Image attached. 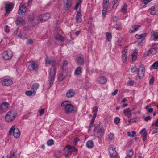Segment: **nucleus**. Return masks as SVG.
I'll return each instance as SVG.
<instances>
[{
  "label": "nucleus",
  "mask_w": 158,
  "mask_h": 158,
  "mask_svg": "<svg viewBox=\"0 0 158 158\" xmlns=\"http://www.w3.org/2000/svg\"><path fill=\"white\" fill-rule=\"evenodd\" d=\"M70 148V146L67 145L65 147L64 149V151L65 152L64 155L66 157L70 156L72 153Z\"/></svg>",
  "instance_id": "14"
},
{
  "label": "nucleus",
  "mask_w": 158,
  "mask_h": 158,
  "mask_svg": "<svg viewBox=\"0 0 158 158\" xmlns=\"http://www.w3.org/2000/svg\"><path fill=\"white\" fill-rule=\"evenodd\" d=\"M128 51V48L126 47L124 48L123 50L122 51V54H127Z\"/></svg>",
  "instance_id": "48"
},
{
  "label": "nucleus",
  "mask_w": 158,
  "mask_h": 158,
  "mask_svg": "<svg viewBox=\"0 0 158 158\" xmlns=\"http://www.w3.org/2000/svg\"><path fill=\"white\" fill-rule=\"evenodd\" d=\"M61 155V153L60 151H56L55 152V156L56 157H59Z\"/></svg>",
  "instance_id": "46"
},
{
  "label": "nucleus",
  "mask_w": 158,
  "mask_h": 158,
  "mask_svg": "<svg viewBox=\"0 0 158 158\" xmlns=\"http://www.w3.org/2000/svg\"><path fill=\"white\" fill-rule=\"evenodd\" d=\"M71 4V0H67L66 2L64 5V9L66 10H68L70 7Z\"/></svg>",
  "instance_id": "22"
},
{
  "label": "nucleus",
  "mask_w": 158,
  "mask_h": 158,
  "mask_svg": "<svg viewBox=\"0 0 158 158\" xmlns=\"http://www.w3.org/2000/svg\"><path fill=\"white\" fill-rule=\"evenodd\" d=\"M45 111V109L44 108L41 109L39 110H38V112L39 113V115L41 116H42Z\"/></svg>",
  "instance_id": "47"
},
{
  "label": "nucleus",
  "mask_w": 158,
  "mask_h": 158,
  "mask_svg": "<svg viewBox=\"0 0 158 158\" xmlns=\"http://www.w3.org/2000/svg\"><path fill=\"white\" fill-rule=\"evenodd\" d=\"M157 10H152L151 14L152 15H155L157 12Z\"/></svg>",
  "instance_id": "64"
},
{
  "label": "nucleus",
  "mask_w": 158,
  "mask_h": 158,
  "mask_svg": "<svg viewBox=\"0 0 158 158\" xmlns=\"http://www.w3.org/2000/svg\"><path fill=\"white\" fill-rule=\"evenodd\" d=\"M134 83V80H131L128 81L127 85L128 86H132Z\"/></svg>",
  "instance_id": "45"
},
{
  "label": "nucleus",
  "mask_w": 158,
  "mask_h": 158,
  "mask_svg": "<svg viewBox=\"0 0 158 158\" xmlns=\"http://www.w3.org/2000/svg\"><path fill=\"white\" fill-rule=\"evenodd\" d=\"M14 5L12 4H7L5 5L6 11L7 13H9L12 10Z\"/></svg>",
  "instance_id": "18"
},
{
  "label": "nucleus",
  "mask_w": 158,
  "mask_h": 158,
  "mask_svg": "<svg viewBox=\"0 0 158 158\" xmlns=\"http://www.w3.org/2000/svg\"><path fill=\"white\" fill-rule=\"evenodd\" d=\"M109 0H104L103 2V7L108 8L110 6Z\"/></svg>",
  "instance_id": "27"
},
{
  "label": "nucleus",
  "mask_w": 158,
  "mask_h": 158,
  "mask_svg": "<svg viewBox=\"0 0 158 158\" xmlns=\"http://www.w3.org/2000/svg\"><path fill=\"white\" fill-rule=\"evenodd\" d=\"M5 31L6 33H8L9 32V29L8 28V26L7 25L6 26V28L5 29Z\"/></svg>",
  "instance_id": "60"
},
{
  "label": "nucleus",
  "mask_w": 158,
  "mask_h": 158,
  "mask_svg": "<svg viewBox=\"0 0 158 158\" xmlns=\"http://www.w3.org/2000/svg\"><path fill=\"white\" fill-rule=\"evenodd\" d=\"M140 134L141 135L147 134L146 131L145 129H142L140 132Z\"/></svg>",
  "instance_id": "53"
},
{
  "label": "nucleus",
  "mask_w": 158,
  "mask_h": 158,
  "mask_svg": "<svg viewBox=\"0 0 158 158\" xmlns=\"http://www.w3.org/2000/svg\"><path fill=\"white\" fill-rule=\"evenodd\" d=\"M120 121V119L118 117H116L114 119V123L116 124H117L119 123Z\"/></svg>",
  "instance_id": "51"
},
{
  "label": "nucleus",
  "mask_w": 158,
  "mask_h": 158,
  "mask_svg": "<svg viewBox=\"0 0 158 158\" xmlns=\"http://www.w3.org/2000/svg\"><path fill=\"white\" fill-rule=\"evenodd\" d=\"M142 2H143L145 4H146L147 3H148L149 2L151 1L152 0H141Z\"/></svg>",
  "instance_id": "61"
},
{
  "label": "nucleus",
  "mask_w": 158,
  "mask_h": 158,
  "mask_svg": "<svg viewBox=\"0 0 158 158\" xmlns=\"http://www.w3.org/2000/svg\"><path fill=\"white\" fill-rule=\"evenodd\" d=\"M47 144L48 146H50L54 144V141L53 140L50 139L47 142Z\"/></svg>",
  "instance_id": "44"
},
{
  "label": "nucleus",
  "mask_w": 158,
  "mask_h": 158,
  "mask_svg": "<svg viewBox=\"0 0 158 158\" xmlns=\"http://www.w3.org/2000/svg\"><path fill=\"white\" fill-rule=\"evenodd\" d=\"M105 130L103 127L100 125H98L95 127L94 131V136L100 138L103 136Z\"/></svg>",
  "instance_id": "3"
},
{
  "label": "nucleus",
  "mask_w": 158,
  "mask_h": 158,
  "mask_svg": "<svg viewBox=\"0 0 158 158\" xmlns=\"http://www.w3.org/2000/svg\"><path fill=\"white\" fill-rule=\"evenodd\" d=\"M106 36L107 37V40L108 41H111L112 38V36L111 33H106Z\"/></svg>",
  "instance_id": "39"
},
{
  "label": "nucleus",
  "mask_w": 158,
  "mask_h": 158,
  "mask_svg": "<svg viewBox=\"0 0 158 158\" xmlns=\"http://www.w3.org/2000/svg\"><path fill=\"white\" fill-rule=\"evenodd\" d=\"M81 72V69L80 67H78L75 71V74L76 75H79Z\"/></svg>",
  "instance_id": "34"
},
{
  "label": "nucleus",
  "mask_w": 158,
  "mask_h": 158,
  "mask_svg": "<svg viewBox=\"0 0 158 158\" xmlns=\"http://www.w3.org/2000/svg\"><path fill=\"white\" fill-rule=\"evenodd\" d=\"M147 36V34L146 33L141 34L139 35L136 34L135 37L137 39H140L145 38Z\"/></svg>",
  "instance_id": "33"
},
{
  "label": "nucleus",
  "mask_w": 158,
  "mask_h": 158,
  "mask_svg": "<svg viewBox=\"0 0 158 158\" xmlns=\"http://www.w3.org/2000/svg\"><path fill=\"white\" fill-rule=\"evenodd\" d=\"M29 64L28 66V69L30 71L36 70L39 68L38 65L34 61H31L29 62Z\"/></svg>",
  "instance_id": "7"
},
{
  "label": "nucleus",
  "mask_w": 158,
  "mask_h": 158,
  "mask_svg": "<svg viewBox=\"0 0 158 158\" xmlns=\"http://www.w3.org/2000/svg\"><path fill=\"white\" fill-rule=\"evenodd\" d=\"M68 62L65 60H64L62 62V69H64L66 66L68 65Z\"/></svg>",
  "instance_id": "40"
},
{
  "label": "nucleus",
  "mask_w": 158,
  "mask_h": 158,
  "mask_svg": "<svg viewBox=\"0 0 158 158\" xmlns=\"http://www.w3.org/2000/svg\"><path fill=\"white\" fill-rule=\"evenodd\" d=\"M2 57L6 60L11 59L13 56V54L11 52L4 51L1 54Z\"/></svg>",
  "instance_id": "6"
},
{
  "label": "nucleus",
  "mask_w": 158,
  "mask_h": 158,
  "mask_svg": "<svg viewBox=\"0 0 158 158\" xmlns=\"http://www.w3.org/2000/svg\"><path fill=\"white\" fill-rule=\"evenodd\" d=\"M154 81V79L152 77L149 81V84L150 85H152Z\"/></svg>",
  "instance_id": "62"
},
{
  "label": "nucleus",
  "mask_w": 158,
  "mask_h": 158,
  "mask_svg": "<svg viewBox=\"0 0 158 158\" xmlns=\"http://www.w3.org/2000/svg\"><path fill=\"white\" fill-rule=\"evenodd\" d=\"M141 135L143 137V140L145 141L147 139V134H143V135Z\"/></svg>",
  "instance_id": "58"
},
{
  "label": "nucleus",
  "mask_w": 158,
  "mask_h": 158,
  "mask_svg": "<svg viewBox=\"0 0 158 158\" xmlns=\"http://www.w3.org/2000/svg\"><path fill=\"white\" fill-rule=\"evenodd\" d=\"M145 72L144 68L143 67L140 66L138 71V77L140 79L143 78Z\"/></svg>",
  "instance_id": "11"
},
{
  "label": "nucleus",
  "mask_w": 158,
  "mask_h": 158,
  "mask_svg": "<svg viewBox=\"0 0 158 158\" xmlns=\"http://www.w3.org/2000/svg\"><path fill=\"white\" fill-rule=\"evenodd\" d=\"M114 137L113 133H110L107 136V140L109 141H111L114 139Z\"/></svg>",
  "instance_id": "31"
},
{
  "label": "nucleus",
  "mask_w": 158,
  "mask_h": 158,
  "mask_svg": "<svg viewBox=\"0 0 158 158\" xmlns=\"http://www.w3.org/2000/svg\"><path fill=\"white\" fill-rule=\"evenodd\" d=\"M25 94L27 96H34L36 93L34 92L31 89L30 90H27L25 92Z\"/></svg>",
  "instance_id": "28"
},
{
  "label": "nucleus",
  "mask_w": 158,
  "mask_h": 158,
  "mask_svg": "<svg viewBox=\"0 0 158 158\" xmlns=\"http://www.w3.org/2000/svg\"><path fill=\"white\" fill-rule=\"evenodd\" d=\"M157 48H151L147 52V55L150 56L155 54L156 52Z\"/></svg>",
  "instance_id": "21"
},
{
  "label": "nucleus",
  "mask_w": 158,
  "mask_h": 158,
  "mask_svg": "<svg viewBox=\"0 0 158 158\" xmlns=\"http://www.w3.org/2000/svg\"><path fill=\"white\" fill-rule=\"evenodd\" d=\"M29 20L31 21L33 20V22L36 24H38L39 23L38 17L34 18V15L33 14H31L29 15Z\"/></svg>",
  "instance_id": "23"
},
{
  "label": "nucleus",
  "mask_w": 158,
  "mask_h": 158,
  "mask_svg": "<svg viewBox=\"0 0 158 158\" xmlns=\"http://www.w3.org/2000/svg\"><path fill=\"white\" fill-rule=\"evenodd\" d=\"M138 52L136 51H135L132 54V60L133 61H134L136 60Z\"/></svg>",
  "instance_id": "32"
},
{
  "label": "nucleus",
  "mask_w": 158,
  "mask_h": 158,
  "mask_svg": "<svg viewBox=\"0 0 158 158\" xmlns=\"http://www.w3.org/2000/svg\"><path fill=\"white\" fill-rule=\"evenodd\" d=\"M98 111V108L96 107H95L94 108L93 113V115L92 118L90 121V123L92 124L94 122L95 118L96 116L97 112Z\"/></svg>",
  "instance_id": "20"
},
{
  "label": "nucleus",
  "mask_w": 158,
  "mask_h": 158,
  "mask_svg": "<svg viewBox=\"0 0 158 158\" xmlns=\"http://www.w3.org/2000/svg\"><path fill=\"white\" fill-rule=\"evenodd\" d=\"M65 76L64 75L62 72L60 73L58 77V80L59 81H62L65 78Z\"/></svg>",
  "instance_id": "36"
},
{
  "label": "nucleus",
  "mask_w": 158,
  "mask_h": 158,
  "mask_svg": "<svg viewBox=\"0 0 158 158\" xmlns=\"http://www.w3.org/2000/svg\"><path fill=\"white\" fill-rule=\"evenodd\" d=\"M10 104L8 102H4L0 105V113H2L6 111L8 108Z\"/></svg>",
  "instance_id": "8"
},
{
  "label": "nucleus",
  "mask_w": 158,
  "mask_h": 158,
  "mask_svg": "<svg viewBox=\"0 0 158 158\" xmlns=\"http://www.w3.org/2000/svg\"><path fill=\"white\" fill-rule=\"evenodd\" d=\"M151 36L152 39L154 40H158V35L156 32H152L151 33Z\"/></svg>",
  "instance_id": "30"
},
{
  "label": "nucleus",
  "mask_w": 158,
  "mask_h": 158,
  "mask_svg": "<svg viewBox=\"0 0 158 158\" xmlns=\"http://www.w3.org/2000/svg\"><path fill=\"white\" fill-rule=\"evenodd\" d=\"M76 20L78 23H80L82 21L81 10H80L77 13Z\"/></svg>",
  "instance_id": "19"
},
{
  "label": "nucleus",
  "mask_w": 158,
  "mask_h": 158,
  "mask_svg": "<svg viewBox=\"0 0 158 158\" xmlns=\"http://www.w3.org/2000/svg\"><path fill=\"white\" fill-rule=\"evenodd\" d=\"M122 40H123L122 39H118V44L119 46H121V45H122L121 43H122Z\"/></svg>",
  "instance_id": "57"
},
{
  "label": "nucleus",
  "mask_w": 158,
  "mask_h": 158,
  "mask_svg": "<svg viewBox=\"0 0 158 158\" xmlns=\"http://www.w3.org/2000/svg\"><path fill=\"white\" fill-rule=\"evenodd\" d=\"M50 17V15L49 14H46L38 17L39 21H43L48 19Z\"/></svg>",
  "instance_id": "15"
},
{
  "label": "nucleus",
  "mask_w": 158,
  "mask_h": 158,
  "mask_svg": "<svg viewBox=\"0 0 158 158\" xmlns=\"http://www.w3.org/2000/svg\"><path fill=\"white\" fill-rule=\"evenodd\" d=\"M97 81L99 83L104 84L106 82L107 79L104 76H101L97 79Z\"/></svg>",
  "instance_id": "17"
},
{
  "label": "nucleus",
  "mask_w": 158,
  "mask_h": 158,
  "mask_svg": "<svg viewBox=\"0 0 158 158\" xmlns=\"http://www.w3.org/2000/svg\"><path fill=\"white\" fill-rule=\"evenodd\" d=\"M2 84L4 86H9L12 85V80L10 78L4 79L2 81Z\"/></svg>",
  "instance_id": "9"
},
{
  "label": "nucleus",
  "mask_w": 158,
  "mask_h": 158,
  "mask_svg": "<svg viewBox=\"0 0 158 158\" xmlns=\"http://www.w3.org/2000/svg\"><path fill=\"white\" fill-rule=\"evenodd\" d=\"M55 38L56 40L61 41H63L64 40V38L60 34H57L55 37Z\"/></svg>",
  "instance_id": "38"
},
{
  "label": "nucleus",
  "mask_w": 158,
  "mask_h": 158,
  "mask_svg": "<svg viewBox=\"0 0 158 158\" xmlns=\"http://www.w3.org/2000/svg\"><path fill=\"white\" fill-rule=\"evenodd\" d=\"M14 34L15 36H19L20 38L23 40L25 39L26 38L24 36V35L25 34L22 32L20 30H18L15 31L14 33Z\"/></svg>",
  "instance_id": "16"
},
{
  "label": "nucleus",
  "mask_w": 158,
  "mask_h": 158,
  "mask_svg": "<svg viewBox=\"0 0 158 158\" xmlns=\"http://www.w3.org/2000/svg\"><path fill=\"white\" fill-rule=\"evenodd\" d=\"M17 115V113L14 110L8 111L5 117V121L10 123L14 121Z\"/></svg>",
  "instance_id": "2"
},
{
  "label": "nucleus",
  "mask_w": 158,
  "mask_h": 158,
  "mask_svg": "<svg viewBox=\"0 0 158 158\" xmlns=\"http://www.w3.org/2000/svg\"><path fill=\"white\" fill-rule=\"evenodd\" d=\"M46 64H51L52 67L50 69L48 77V83L51 86L53 83L56 75L55 67L56 64L55 60L51 57H47L45 59Z\"/></svg>",
  "instance_id": "1"
},
{
  "label": "nucleus",
  "mask_w": 158,
  "mask_h": 158,
  "mask_svg": "<svg viewBox=\"0 0 158 158\" xmlns=\"http://www.w3.org/2000/svg\"><path fill=\"white\" fill-rule=\"evenodd\" d=\"M127 4H124L121 8V11L123 13L126 12L127 10Z\"/></svg>",
  "instance_id": "41"
},
{
  "label": "nucleus",
  "mask_w": 158,
  "mask_h": 158,
  "mask_svg": "<svg viewBox=\"0 0 158 158\" xmlns=\"http://www.w3.org/2000/svg\"><path fill=\"white\" fill-rule=\"evenodd\" d=\"M92 19L91 18H89L86 21L87 23L91 25L92 23Z\"/></svg>",
  "instance_id": "54"
},
{
  "label": "nucleus",
  "mask_w": 158,
  "mask_h": 158,
  "mask_svg": "<svg viewBox=\"0 0 158 158\" xmlns=\"http://www.w3.org/2000/svg\"><path fill=\"white\" fill-rule=\"evenodd\" d=\"M10 135H12L15 138H19L20 135V132L18 128L15 125H12L9 131Z\"/></svg>",
  "instance_id": "4"
},
{
  "label": "nucleus",
  "mask_w": 158,
  "mask_h": 158,
  "mask_svg": "<svg viewBox=\"0 0 158 158\" xmlns=\"http://www.w3.org/2000/svg\"><path fill=\"white\" fill-rule=\"evenodd\" d=\"M151 106H149V105H147L146 107V109L147 110L148 112L151 113L153 111V109L152 108H149Z\"/></svg>",
  "instance_id": "49"
},
{
  "label": "nucleus",
  "mask_w": 158,
  "mask_h": 158,
  "mask_svg": "<svg viewBox=\"0 0 158 158\" xmlns=\"http://www.w3.org/2000/svg\"><path fill=\"white\" fill-rule=\"evenodd\" d=\"M39 85L38 83H35L32 85L31 89L36 93L37 90L39 88Z\"/></svg>",
  "instance_id": "29"
},
{
  "label": "nucleus",
  "mask_w": 158,
  "mask_h": 158,
  "mask_svg": "<svg viewBox=\"0 0 158 158\" xmlns=\"http://www.w3.org/2000/svg\"><path fill=\"white\" fill-rule=\"evenodd\" d=\"M27 8L25 5L22 4H21L19 7L18 14L20 15H23L26 11Z\"/></svg>",
  "instance_id": "10"
},
{
  "label": "nucleus",
  "mask_w": 158,
  "mask_h": 158,
  "mask_svg": "<svg viewBox=\"0 0 158 158\" xmlns=\"http://www.w3.org/2000/svg\"><path fill=\"white\" fill-rule=\"evenodd\" d=\"M133 155V151L131 149H129L128 150L127 156L132 157Z\"/></svg>",
  "instance_id": "43"
},
{
  "label": "nucleus",
  "mask_w": 158,
  "mask_h": 158,
  "mask_svg": "<svg viewBox=\"0 0 158 158\" xmlns=\"http://www.w3.org/2000/svg\"><path fill=\"white\" fill-rule=\"evenodd\" d=\"M139 27H140V26L139 25H136V26L134 27V30L133 31H131V32H132L136 31L138 29Z\"/></svg>",
  "instance_id": "63"
},
{
  "label": "nucleus",
  "mask_w": 158,
  "mask_h": 158,
  "mask_svg": "<svg viewBox=\"0 0 158 158\" xmlns=\"http://www.w3.org/2000/svg\"><path fill=\"white\" fill-rule=\"evenodd\" d=\"M33 40L32 39H29L27 42V44L28 45H31L33 43Z\"/></svg>",
  "instance_id": "56"
},
{
  "label": "nucleus",
  "mask_w": 158,
  "mask_h": 158,
  "mask_svg": "<svg viewBox=\"0 0 158 158\" xmlns=\"http://www.w3.org/2000/svg\"><path fill=\"white\" fill-rule=\"evenodd\" d=\"M123 112L124 115L128 118H130L132 117V113L130 108L125 109L123 110Z\"/></svg>",
  "instance_id": "12"
},
{
  "label": "nucleus",
  "mask_w": 158,
  "mask_h": 158,
  "mask_svg": "<svg viewBox=\"0 0 158 158\" xmlns=\"http://www.w3.org/2000/svg\"><path fill=\"white\" fill-rule=\"evenodd\" d=\"M103 9L102 11V15L103 16H105L106 15V13L107 11L108 8L103 7Z\"/></svg>",
  "instance_id": "50"
},
{
  "label": "nucleus",
  "mask_w": 158,
  "mask_h": 158,
  "mask_svg": "<svg viewBox=\"0 0 158 158\" xmlns=\"http://www.w3.org/2000/svg\"><path fill=\"white\" fill-rule=\"evenodd\" d=\"M127 58L128 57L127 55L124 54H122V60L123 62H126L127 60Z\"/></svg>",
  "instance_id": "37"
},
{
  "label": "nucleus",
  "mask_w": 158,
  "mask_h": 158,
  "mask_svg": "<svg viewBox=\"0 0 158 158\" xmlns=\"http://www.w3.org/2000/svg\"><path fill=\"white\" fill-rule=\"evenodd\" d=\"M75 94V91L73 89H69L67 91L66 95L67 97L71 98L73 97Z\"/></svg>",
  "instance_id": "25"
},
{
  "label": "nucleus",
  "mask_w": 158,
  "mask_h": 158,
  "mask_svg": "<svg viewBox=\"0 0 158 158\" xmlns=\"http://www.w3.org/2000/svg\"><path fill=\"white\" fill-rule=\"evenodd\" d=\"M118 91V89H116L114 92H113L111 93V94L113 96H114L117 93V92Z\"/></svg>",
  "instance_id": "59"
},
{
  "label": "nucleus",
  "mask_w": 158,
  "mask_h": 158,
  "mask_svg": "<svg viewBox=\"0 0 158 158\" xmlns=\"http://www.w3.org/2000/svg\"><path fill=\"white\" fill-rule=\"evenodd\" d=\"M131 72L133 73H135L138 71V69L135 66H133L131 68Z\"/></svg>",
  "instance_id": "42"
},
{
  "label": "nucleus",
  "mask_w": 158,
  "mask_h": 158,
  "mask_svg": "<svg viewBox=\"0 0 158 158\" xmlns=\"http://www.w3.org/2000/svg\"><path fill=\"white\" fill-rule=\"evenodd\" d=\"M15 23L17 25H23L25 23V21L21 17H19L16 20Z\"/></svg>",
  "instance_id": "26"
},
{
  "label": "nucleus",
  "mask_w": 158,
  "mask_h": 158,
  "mask_svg": "<svg viewBox=\"0 0 158 158\" xmlns=\"http://www.w3.org/2000/svg\"><path fill=\"white\" fill-rule=\"evenodd\" d=\"M86 145L88 148H91L93 146V143L91 140L88 141L87 142Z\"/></svg>",
  "instance_id": "35"
},
{
  "label": "nucleus",
  "mask_w": 158,
  "mask_h": 158,
  "mask_svg": "<svg viewBox=\"0 0 158 158\" xmlns=\"http://www.w3.org/2000/svg\"><path fill=\"white\" fill-rule=\"evenodd\" d=\"M109 153L111 158H115L117 155V152L115 148L113 147H111L109 148Z\"/></svg>",
  "instance_id": "13"
},
{
  "label": "nucleus",
  "mask_w": 158,
  "mask_h": 158,
  "mask_svg": "<svg viewBox=\"0 0 158 158\" xmlns=\"http://www.w3.org/2000/svg\"><path fill=\"white\" fill-rule=\"evenodd\" d=\"M61 106L64 108V111L67 113L71 112L73 110V107L70 104V102L68 101H65L62 103Z\"/></svg>",
  "instance_id": "5"
},
{
  "label": "nucleus",
  "mask_w": 158,
  "mask_h": 158,
  "mask_svg": "<svg viewBox=\"0 0 158 158\" xmlns=\"http://www.w3.org/2000/svg\"><path fill=\"white\" fill-rule=\"evenodd\" d=\"M77 60L78 64L81 65L83 64L84 60L82 55H79L77 57Z\"/></svg>",
  "instance_id": "24"
},
{
  "label": "nucleus",
  "mask_w": 158,
  "mask_h": 158,
  "mask_svg": "<svg viewBox=\"0 0 158 158\" xmlns=\"http://www.w3.org/2000/svg\"><path fill=\"white\" fill-rule=\"evenodd\" d=\"M70 148L72 152H77V149L73 146H70Z\"/></svg>",
  "instance_id": "55"
},
{
  "label": "nucleus",
  "mask_w": 158,
  "mask_h": 158,
  "mask_svg": "<svg viewBox=\"0 0 158 158\" xmlns=\"http://www.w3.org/2000/svg\"><path fill=\"white\" fill-rule=\"evenodd\" d=\"M152 67L154 69H156L158 68V63L155 62L152 65Z\"/></svg>",
  "instance_id": "52"
}]
</instances>
